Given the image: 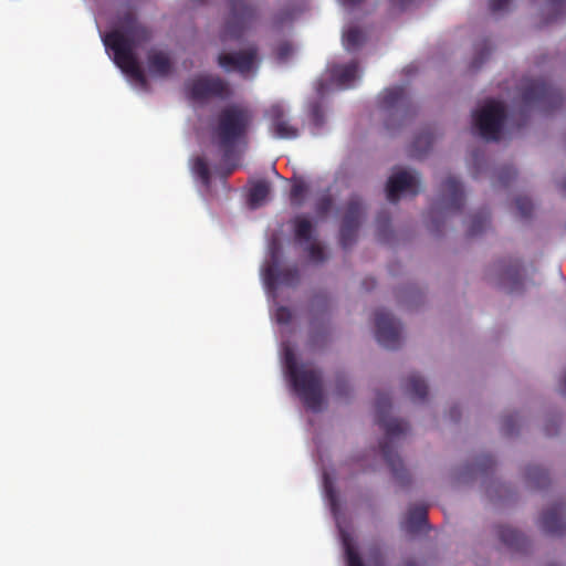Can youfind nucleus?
I'll return each mask as SVG.
<instances>
[{"label": "nucleus", "mask_w": 566, "mask_h": 566, "mask_svg": "<svg viewBox=\"0 0 566 566\" xmlns=\"http://www.w3.org/2000/svg\"><path fill=\"white\" fill-rule=\"evenodd\" d=\"M151 36V30L139 21L133 10H127L118 15L117 28L104 38V44L114 53L115 64L143 86L147 85V78L137 61L135 49L148 42Z\"/></svg>", "instance_id": "1"}, {"label": "nucleus", "mask_w": 566, "mask_h": 566, "mask_svg": "<svg viewBox=\"0 0 566 566\" xmlns=\"http://www.w3.org/2000/svg\"><path fill=\"white\" fill-rule=\"evenodd\" d=\"M252 123V112L240 104L228 105L217 114L212 138L224 163L238 159L239 148L248 143Z\"/></svg>", "instance_id": "2"}, {"label": "nucleus", "mask_w": 566, "mask_h": 566, "mask_svg": "<svg viewBox=\"0 0 566 566\" xmlns=\"http://www.w3.org/2000/svg\"><path fill=\"white\" fill-rule=\"evenodd\" d=\"M376 422L385 431V439L380 442V450L384 460L388 464L394 479L405 485L409 482V474L400 457L395 452L394 439L405 434L409 430L408 422L389 418L388 413L391 408V400L387 394H379L375 402Z\"/></svg>", "instance_id": "3"}, {"label": "nucleus", "mask_w": 566, "mask_h": 566, "mask_svg": "<svg viewBox=\"0 0 566 566\" xmlns=\"http://www.w3.org/2000/svg\"><path fill=\"white\" fill-rule=\"evenodd\" d=\"M287 376L306 408L318 411L323 403L321 373L307 365H298L295 354L287 348L284 353Z\"/></svg>", "instance_id": "4"}, {"label": "nucleus", "mask_w": 566, "mask_h": 566, "mask_svg": "<svg viewBox=\"0 0 566 566\" xmlns=\"http://www.w3.org/2000/svg\"><path fill=\"white\" fill-rule=\"evenodd\" d=\"M522 102L524 109L518 114L516 127L521 128L527 123L526 108L537 106L543 112L549 113L559 108L564 103L563 93L544 80H530L523 87Z\"/></svg>", "instance_id": "5"}, {"label": "nucleus", "mask_w": 566, "mask_h": 566, "mask_svg": "<svg viewBox=\"0 0 566 566\" xmlns=\"http://www.w3.org/2000/svg\"><path fill=\"white\" fill-rule=\"evenodd\" d=\"M227 2L229 12L220 32L223 42L241 39L258 18L256 7L247 0H227Z\"/></svg>", "instance_id": "6"}, {"label": "nucleus", "mask_w": 566, "mask_h": 566, "mask_svg": "<svg viewBox=\"0 0 566 566\" xmlns=\"http://www.w3.org/2000/svg\"><path fill=\"white\" fill-rule=\"evenodd\" d=\"M507 117L504 104L500 101L490 99L480 111L473 113V125L483 139L497 142L501 138L502 128Z\"/></svg>", "instance_id": "7"}, {"label": "nucleus", "mask_w": 566, "mask_h": 566, "mask_svg": "<svg viewBox=\"0 0 566 566\" xmlns=\"http://www.w3.org/2000/svg\"><path fill=\"white\" fill-rule=\"evenodd\" d=\"M342 222L339 243L343 249H349L356 241L357 232L365 216V207L359 196L353 195L340 209Z\"/></svg>", "instance_id": "8"}, {"label": "nucleus", "mask_w": 566, "mask_h": 566, "mask_svg": "<svg viewBox=\"0 0 566 566\" xmlns=\"http://www.w3.org/2000/svg\"><path fill=\"white\" fill-rule=\"evenodd\" d=\"M186 91L190 99L205 102L210 98L226 99L231 90L224 80L216 75H200L186 83Z\"/></svg>", "instance_id": "9"}, {"label": "nucleus", "mask_w": 566, "mask_h": 566, "mask_svg": "<svg viewBox=\"0 0 566 566\" xmlns=\"http://www.w3.org/2000/svg\"><path fill=\"white\" fill-rule=\"evenodd\" d=\"M375 336L377 342L388 349H397L401 345V324L390 313L378 310L375 313Z\"/></svg>", "instance_id": "10"}, {"label": "nucleus", "mask_w": 566, "mask_h": 566, "mask_svg": "<svg viewBox=\"0 0 566 566\" xmlns=\"http://www.w3.org/2000/svg\"><path fill=\"white\" fill-rule=\"evenodd\" d=\"M218 64L227 72L235 71L241 75L255 72L258 69V48L252 45L245 50L221 53L218 55Z\"/></svg>", "instance_id": "11"}, {"label": "nucleus", "mask_w": 566, "mask_h": 566, "mask_svg": "<svg viewBox=\"0 0 566 566\" xmlns=\"http://www.w3.org/2000/svg\"><path fill=\"white\" fill-rule=\"evenodd\" d=\"M387 199L396 203L401 193L417 196L421 191V182L418 174L408 170L394 172L387 182Z\"/></svg>", "instance_id": "12"}, {"label": "nucleus", "mask_w": 566, "mask_h": 566, "mask_svg": "<svg viewBox=\"0 0 566 566\" xmlns=\"http://www.w3.org/2000/svg\"><path fill=\"white\" fill-rule=\"evenodd\" d=\"M380 109L389 116L399 113L401 117L411 114V102L402 86L386 88L379 96Z\"/></svg>", "instance_id": "13"}, {"label": "nucleus", "mask_w": 566, "mask_h": 566, "mask_svg": "<svg viewBox=\"0 0 566 566\" xmlns=\"http://www.w3.org/2000/svg\"><path fill=\"white\" fill-rule=\"evenodd\" d=\"M440 209L444 212H459L464 206L462 185L453 176H448L441 185Z\"/></svg>", "instance_id": "14"}, {"label": "nucleus", "mask_w": 566, "mask_h": 566, "mask_svg": "<svg viewBox=\"0 0 566 566\" xmlns=\"http://www.w3.org/2000/svg\"><path fill=\"white\" fill-rule=\"evenodd\" d=\"M268 117L270 119V129L276 138L294 139L298 136V129L290 124L282 105H272L268 109Z\"/></svg>", "instance_id": "15"}, {"label": "nucleus", "mask_w": 566, "mask_h": 566, "mask_svg": "<svg viewBox=\"0 0 566 566\" xmlns=\"http://www.w3.org/2000/svg\"><path fill=\"white\" fill-rule=\"evenodd\" d=\"M565 506L556 503L542 515L541 527L549 535L560 536L566 532Z\"/></svg>", "instance_id": "16"}, {"label": "nucleus", "mask_w": 566, "mask_h": 566, "mask_svg": "<svg viewBox=\"0 0 566 566\" xmlns=\"http://www.w3.org/2000/svg\"><path fill=\"white\" fill-rule=\"evenodd\" d=\"M264 280L272 289L279 285L295 286L300 281V272L296 266L280 269L271 264L264 271Z\"/></svg>", "instance_id": "17"}, {"label": "nucleus", "mask_w": 566, "mask_h": 566, "mask_svg": "<svg viewBox=\"0 0 566 566\" xmlns=\"http://www.w3.org/2000/svg\"><path fill=\"white\" fill-rule=\"evenodd\" d=\"M147 65L150 74L165 77L170 74L172 62L168 53L151 49L147 53Z\"/></svg>", "instance_id": "18"}, {"label": "nucleus", "mask_w": 566, "mask_h": 566, "mask_svg": "<svg viewBox=\"0 0 566 566\" xmlns=\"http://www.w3.org/2000/svg\"><path fill=\"white\" fill-rule=\"evenodd\" d=\"M358 74V63L353 61L348 64H336L331 67L332 80L340 87L347 88L353 85Z\"/></svg>", "instance_id": "19"}, {"label": "nucleus", "mask_w": 566, "mask_h": 566, "mask_svg": "<svg viewBox=\"0 0 566 566\" xmlns=\"http://www.w3.org/2000/svg\"><path fill=\"white\" fill-rule=\"evenodd\" d=\"M406 394L413 401H424L428 395V386L424 379L416 373L410 374L403 384Z\"/></svg>", "instance_id": "20"}, {"label": "nucleus", "mask_w": 566, "mask_h": 566, "mask_svg": "<svg viewBox=\"0 0 566 566\" xmlns=\"http://www.w3.org/2000/svg\"><path fill=\"white\" fill-rule=\"evenodd\" d=\"M428 510L424 505H413L408 510L402 523L403 528L409 533L420 531L427 523Z\"/></svg>", "instance_id": "21"}, {"label": "nucleus", "mask_w": 566, "mask_h": 566, "mask_svg": "<svg viewBox=\"0 0 566 566\" xmlns=\"http://www.w3.org/2000/svg\"><path fill=\"white\" fill-rule=\"evenodd\" d=\"M496 534L499 539L510 548L520 551L525 547V536L515 528L499 525L496 526Z\"/></svg>", "instance_id": "22"}, {"label": "nucleus", "mask_w": 566, "mask_h": 566, "mask_svg": "<svg viewBox=\"0 0 566 566\" xmlns=\"http://www.w3.org/2000/svg\"><path fill=\"white\" fill-rule=\"evenodd\" d=\"M436 136L431 129H426L418 134L410 147V155L415 158L421 159L431 149Z\"/></svg>", "instance_id": "23"}, {"label": "nucleus", "mask_w": 566, "mask_h": 566, "mask_svg": "<svg viewBox=\"0 0 566 566\" xmlns=\"http://www.w3.org/2000/svg\"><path fill=\"white\" fill-rule=\"evenodd\" d=\"M269 193L270 185L266 181L260 180L255 182L249 191L248 203L250 208L256 209L263 206L268 199Z\"/></svg>", "instance_id": "24"}, {"label": "nucleus", "mask_w": 566, "mask_h": 566, "mask_svg": "<svg viewBox=\"0 0 566 566\" xmlns=\"http://www.w3.org/2000/svg\"><path fill=\"white\" fill-rule=\"evenodd\" d=\"M292 222L294 227L295 239L300 243H310V241L313 239L314 232L312 222L303 216L295 217Z\"/></svg>", "instance_id": "25"}, {"label": "nucleus", "mask_w": 566, "mask_h": 566, "mask_svg": "<svg viewBox=\"0 0 566 566\" xmlns=\"http://www.w3.org/2000/svg\"><path fill=\"white\" fill-rule=\"evenodd\" d=\"M490 224V212L488 210H480L470 218V224L468 228L469 237H476L484 232Z\"/></svg>", "instance_id": "26"}, {"label": "nucleus", "mask_w": 566, "mask_h": 566, "mask_svg": "<svg viewBox=\"0 0 566 566\" xmlns=\"http://www.w3.org/2000/svg\"><path fill=\"white\" fill-rule=\"evenodd\" d=\"M501 276H502L503 284H505L506 280L511 282L509 292L517 291V286L522 283L520 262L516 261L505 269L501 268Z\"/></svg>", "instance_id": "27"}, {"label": "nucleus", "mask_w": 566, "mask_h": 566, "mask_svg": "<svg viewBox=\"0 0 566 566\" xmlns=\"http://www.w3.org/2000/svg\"><path fill=\"white\" fill-rule=\"evenodd\" d=\"M526 479L534 488L542 489L548 483V474L545 469L539 465H530L526 469Z\"/></svg>", "instance_id": "28"}, {"label": "nucleus", "mask_w": 566, "mask_h": 566, "mask_svg": "<svg viewBox=\"0 0 566 566\" xmlns=\"http://www.w3.org/2000/svg\"><path fill=\"white\" fill-rule=\"evenodd\" d=\"M365 40L363 31L358 28H350L343 35V44L347 51L358 49Z\"/></svg>", "instance_id": "29"}, {"label": "nucleus", "mask_w": 566, "mask_h": 566, "mask_svg": "<svg viewBox=\"0 0 566 566\" xmlns=\"http://www.w3.org/2000/svg\"><path fill=\"white\" fill-rule=\"evenodd\" d=\"M491 52H492L491 43L488 39H484L476 46V54L472 61L471 67L473 70L480 69V66L489 59Z\"/></svg>", "instance_id": "30"}, {"label": "nucleus", "mask_w": 566, "mask_h": 566, "mask_svg": "<svg viewBox=\"0 0 566 566\" xmlns=\"http://www.w3.org/2000/svg\"><path fill=\"white\" fill-rule=\"evenodd\" d=\"M192 171L203 185L208 186L210 184V170L205 158L197 157L193 160Z\"/></svg>", "instance_id": "31"}, {"label": "nucleus", "mask_w": 566, "mask_h": 566, "mask_svg": "<svg viewBox=\"0 0 566 566\" xmlns=\"http://www.w3.org/2000/svg\"><path fill=\"white\" fill-rule=\"evenodd\" d=\"M307 185L300 180L293 184L290 192L291 203L294 207H301L304 202V196L307 192Z\"/></svg>", "instance_id": "32"}, {"label": "nucleus", "mask_w": 566, "mask_h": 566, "mask_svg": "<svg viewBox=\"0 0 566 566\" xmlns=\"http://www.w3.org/2000/svg\"><path fill=\"white\" fill-rule=\"evenodd\" d=\"M515 206L521 218L527 219L532 216L534 206L532 200L525 196H518L515 198Z\"/></svg>", "instance_id": "33"}, {"label": "nucleus", "mask_w": 566, "mask_h": 566, "mask_svg": "<svg viewBox=\"0 0 566 566\" xmlns=\"http://www.w3.org/2000/svg\"><path fill=\"white\" fill-rule=\"evenodd\" d=\"M333 207V198L329 193L322 195L315 202V212L318 217H325Z\"/></svg>", "instance_id": "34"}, {"label": "nucleus", "mask_w": 566, "mask_h": 566, "mask_svg": "<svg viewBox=\"0 0 566 566\" xmlns=\"http://www.w3.org/2000/svg\"><path fill=\"white\" fill-rule=\"evenodd\" d=\"M306 251L308 253V258L313 263H323L326 260V254L324 248L317 242L308 243Z\"/></svg>", "instance_id": "35"}, {"label": "nucleus", "mask_w": 566, "mask_h": 566, "mask_svg": "<svg viewBox=\"0 0 566 566\" xmlns=\"http://www.w3.org/2000/svg\"><path fill=\"white\" fill-rule=\"evenodd\" d=\"M517 171L513 166H504L497 171V182L501 186L506 187L513 179H515Z\"/></svg>", "instance_id": "36"}, {"label": "nucleus", "mask_w": 566, "mask_h": 566, "mask_svg": "<svg viewBox=\"0 0 566 566\" xmlns=\"http://www.w3.org/2000/svg\"><path fill=\"white\" fill-rule=\"evenodd\" d=\"M565 3L566 0H547V6L553 13L547 22L555 21L559 15L564 13Z\"/></svg>", "instance_id": "37"}, {"label": "nucleus", "mask_w": 566, "mask_h": 566, "mask_svg": "<svg viewBox=\"0 0 566 566\" xmlns=\"http://www.w3.org/2000/svg\"><path fill=\"white\" fill-rule=\"evenodd\" d=\"M517 424L516 416H505L502 420V431L505 436H512L515 432Z\"/></svg>", "instance_id": "38"}, {"label": "nucleus", "mask_w": 566, "mask_h": 566, "mask_svg": "<svg viewBox=\"0 0 566 566\" xmlns=\"http://www.w3.org/2000/svg\"><path fill=\"white\" fill-rule=\"evenodd\" d=\"M390 219L388 213H380L377 217L378 234L381 240H386V231L389 229Z\"/></svg>", "instance_id": "39"}, {"label": "nucleus", "mask_w": 566, "mask_h": 566, "mask_svg": "<svg viewBox=\"0 0 566 566\" xmlns=\"http://www.w3.org/2000/svg\"><path fill=\"white\" fill-rule=\"evenodd\" d=\"M346 558L348 566H364L359 554L349 544H346Z\"/></svg>", "instance_id": "40"}, {"label": "nucleus", "mask_w": 566, "mask_h": 566, "mask_svg": "<svg viewBox=\"0 0 566 566\" xmlns=\"http://www.w3.org/2000/svg\"><path fill=\"white\" fill-rule=\"evenodd\" d=\"M293 53V45L289 42H282L276 49V57L279 61H286Z\"/></svg>", "instance_id": "41"}, {"label": "nucleus", "mask_w": 566, "mask_h": 566, "mask_svg": "<svg viewBox=\"0 0 566 566\" xmlns=\"http://www.w3.org/2000/svg\"><path fill=\"white\" fill-rule=\"evenodd\" d=\"M367 558L371 566H384V557L379 547L371 548Z\"/></svg>", "instance_id": "42"}, {"label": "nucleus", "mask_w": 566, "mask_h": 566, "mask_svg": "<svg viewBox=\"0 0 566 566\" xmlns=\"http://www.w3.org/2000/svg\"><path fill=\"white\" fill-rule=\"evenodd\" d=\"M494 467V460L491 455H483L476 463V468H472V471L486 472Z\"/></svg>", "instance_id": "43"}, {"label": "nucleus", "mask_w": 566, "mask_h": 566, "mask_svg": "<svg viewBox=\"0 0 566 566\" xmlns=\"http://www.w3.org/2000/svg\"><path fill=\"white\" fill-rule=\"evenodd\" d=\"M311 117L316 126H321L324 122L323 111L319 104H314L311 108Z\"/></svg>", "instance_id": "44"}, {"label": "nucleus", "mask_w": 566, "mask_h": 566, "mask_svg": "<svg viewBox=\"0 0 566 566\" xmlns=\"http://www.w3.org/2000/svg\"><path fill=\"white\" fill-rule=\"evenodd\" d=\"M276 318L279 323L287 324L292 319V313L287 307L281 306L277 308Z\"/></svg>", "instance_id": "45"}, {"label": "nucleus", "mask_w": 566, "mask_h": 566, "mask_svg": "<svg viewBox=\"0 0 566 566\" xmlns=\"http://www.w3.org/2000/svg\"><path fill=\"white\" fill-rule=\"evenodd\" d=\"M511 0H490L489 8L493 13L505 10Z\"/></svg>", "instance_id": "46"}, {"label": "nucleus", "mask_w": 566, "mask_h": 566, "mask_svg": "<svg viewBox=\"0 0 566 566\" xmlns=\"http://www.w3.org/2000/svg\"><path fill=\"white\" fill-rule=\"evenodd\" d=\"M361 2V0H342V3L344 6H349V7H354V6H357Z\"/></svg>", "instance_id": "47"}, {"label": "nucleus", "mask_w": 566, "mask_h": 566, "mask_svg": "<svg viewBox=\"0 0 566 566\" xmlns=\"http://www.w3.org/2000/svg\"><path fill=\"white\" fill-rule=\"evenodd\" d=\"M560 392L566 396V375L563 378V381L560 384Z\"/></svg>", "instance_id": "48"}, {"label": "nucleus", "mask_w": 566, "mask_h": 566, "mask_svg": "<svg viewBox=\"0 0 566 566\" xmlns=\"http://www.w3.org/2000/svg\"><path fill=\"white\" fill-rule=\"evenodd\" d=\"M403 566H418V564L415 560H408Z\"/></svg>", "instance_id": "49"}, {"label": "nucleus", "mask_w": 566, "mask_h": 566, "mask_svg": "<svg viewBox=\"0 0 566 566\" xmlns=\"http://www.w3.org/2000/svg\"><path fill=\"white\" fill-rule=\"evenodd\" d=\"M207 0H193L195 4H203Z\"/></svg>", "instance_id": "50"}, {"label": "nucleus", "mask_w": 566, "mask_h": 566, "mask_svg": "<svg viewBox=\"0 0 566 566\" xmlns=\"http://www.w3.org/2000/svg\"><path fill=\"white\" fill-rule=\"evenodd\" d=\"M237 168V165H232L229 169H228V174H232V171Z\"/></svg>", "instance_id": "51"}, {"label": "nucleus", "mask_w": 566, "mask_h": 566, "mask_svg": "<svg viewBox=\"0 0 566 566\" xmlns=\"http://www.w3.org/2000/svg\"><path fill=\"white\" fill-rule=\"evenodd\" d=\"M283 21H284V19H283V18H275V22H276L277 24L283 23Z\"/></svg>", "instance_id": "52"}, {"label": "nucleus", "mask_w": 566, "mask_h": 566, "mask_svg": "<svg viewBox=\"0 0 566 566\" xmlns=\"http://www.w3.org/2000/svg\"><path fill=\"white\" fill-rule=\"evenodd\" d=\"M386 127H387L388 129H390V128H391V127H390V124H389L388 122H386Z\"/></svg>", "instance_id": "53"}, {"label": "nucleus", "mask_w": 566, "mask_h": 566, "mask_svg": "<svg viewBox=\"0 0 566 566\" xmlns=\"http://www.w3.org/2000/svg\"><path fill=\"white\" fill-rule=\"evenodd\" d=\"M451 418L455 419V416L453 415V410H451Z\"/></svg>", "instance_id": "54"}, {"label": "nucleus", "mask_w": 566, "mask_h": 566, "mask_svg": "<svg viewBox=\"0 0 566 566\" xmlns=\"http://www.w3.org/2000/svg\"><path fill=\"white\" fill-rule=\"evenodd\" d=\"M564 190H566V184L564 185Z\"/></svg>", "instance_id": "55"}]
</instances>
